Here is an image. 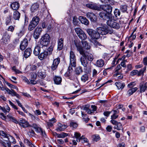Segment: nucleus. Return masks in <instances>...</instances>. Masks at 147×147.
I'll return each instance as SVG.
<instances>
[{
  "instance_id": "30",
  "label": "nucleus",
  "mask_w": 147,
  "mask_h": 147,
  "mask_svg": "<svg viewBox=\"0 0 147 147\" xmlns=\"http://www.w3.org/2000/svg\"><path fill=\"white\" fill-rule=\"evenodd\" d=\"M0 109L4 113H6L7 112L9 111L10 108L8 105L6 106L5 107L0 106Z\"/></svg>"
},
{
  "instance_id": "34",
  "label": "nucleus",
  "mask_w": 147,
  "mask_h": 147,
  "mask_svg": "<svg viewBox=\"0 0 147 147\" xmlns=\"http://www.w3.org/2000/svg\"><path fill=\"white\" fill-rule=\"evenodd\" d=\"M82 43L83 46L85 49H89L90 48V46L89 45L87 41H82Z\"/></svg>"
},
{
  "instance_id": "8",
  "label": "nucleus",
  "mask_w": 147,
  "mask_h": 147,
  "mask_svg": "<svg viewBox=\"0 0 147 147\" xmlns=\"http://www.w3.org/2000/svg\"><path fill=\"white\" fill-rule=\"evenodd\" d=\"M75 31L78 36L81 39L85 40L87 38V36L84 32L80 28H76Z\"/></svg>"
},
{
  "instance_id": "63",
  "label": "nucleus",
  "mask_w": 147,
  "mask_h": 147,
  "mask_svg": "<svg viewBox=\"0 0 147 147\" xmlns=\"http://www.w3.org/2000/svg\"><path fill=\"white\" fill-rule=\"evenodd\" d=\"M91 108L92 109V111L94 112L96 111L97 110V107L96 106L94 105H92L91 106Z\"/></svg>"
},
{
  "instance_id": "11",
  "label": "nucleus",
  "mask_w": 147,
  "mask_h": 147,
  "mask_svg": "<svg viewBox=\"0 0 147 147\" xmlns=\"http://www.w3.org/2000/svg\"><path fill=\"white\" fill-rule=\"evenodd\" d=\"M42 31V29L40 27H37L35 29L34 32V37L35 39H38Z\"/></svg>"
},
{
  "instance_id": "48",
  "label": "nucleus",
  "mask_w": 147,
  "mask_h": 147,
  "mask_svg": "<svg viewBox=\"0 0 147 147\" xmlns=\"http://www.w3.org/2000/svg\"><path fill=\"white\" fill-rule=\"evenodd\" d=\"M11 17L10 16H7L5 20V24L7 25H8L11 22Z\"/></svg>"
},
{
  "instance_id": "6",
  "label": "nucleus",
  "mask_w": 147,
  "mask_h": 147,
  "mask_svg": "<svg viewBox=\"0 0 147 147\" xmlns=\"http://www.w3.org/2000/svg\"><path fill=\"white\" fill-rule=\"evenodd\" d=\"M50 39L49 35L46 34L41 38L40 40V44L44 46H47L49 44Z\"/></svg>"
},
{
  "instance_id": "55",
  "label": "nucleus",
  "mask_w": 147,
  "mask_h": 147,
  "mask_svg": "<svg viewBox=\"0 0 147 147\" xmlns=\"http://www.w3.org/2000/svg\"><path fill=\"white\" fill-rule=\"evenodd\" d=\"M34 113L36 115H41V112L38 109L36 110L33 111Z\"/></svg>"
},
{
  "instance_id": "56",
  "label": "nucleus",
  "mask_w": 147,
  "mask_h": 147,
  "mask_svg": "<svg viewBox=\"0 0 147 147\" xmlns=\"http://www.w3.org/2000/svg\"><path fill=\"white\" fill-rule=\"evenodd\" d=\"M9 102L10 105L12 107L15 109L18 110V108L11 101L9 100Z\"/></svg>"
},
{
  "instance_id": "1",
  "label": "nucleus",
  "mask_w": 147,
  "mask_h": 147,
  "mask_svg": "<svg viewBox=\"0 0 147 147\" xmlns=\"http://www.w3.org/2000/svg\"><path fill=\"white\" fill-rule=\"evenodd\" d=\"M97 32L94 31L92 35L91 38L93 39H97L99 38L100 35H105L108 33L112 34L113 33V30L112 29H109L106 27H98L96 29Z\"/></svg>"
},
{
  "instance_id": "31",
  "label": "nucleus",
  "mask_w": 147,
  "mask_h": 147,
  "mask_svg": "<svg viewBox=\"0 0 147 147\" xmlns=\"http://www.w3.org/2000/svg\"><path fill=\"white\" fill-rule=\"evenodd\" d=\"M38 7L39 5L37 3H34L31 6V11L32 12H34L38 10Z\"/></svg>"
},
{
  "instance_id": "46",
  "label": "nucleus",
  "mask_w": 147,
  "mask_h": 147,
  "mask_svg": "<svg viewBox=\"0 0 147 147\" xmlns=\"http://www.w3.org/2000/svg\"><path fill=\"white\" fill-rule=\"evenodd\" d=\"M86 31L88 35L91 37L94 32L95 31L91 29H87Z\"/></svg>"
},
{
  "instance_id": "16",
  "label": "nucleus",
  "mask_w": 147,
  "mask_h": 147,
  "mask_svg": "<svg viewBox=\"0 0 147 147\" xmlns=\"http://www.w3.org/2000/svg\"><path fill=\"white\" fill-rule=\"evenodd\" d=\"M82 56L81 57L80 61L82 65L84 67H87V66L88 64V61L85 57V55L84 54L82 55Z\"/></svg>"
},
{
  "instance_id": "40",
  "label": "nucleus",
  "mask_w": 147,
  "mask_h": 147,
  "mask_svg": "<svg viewBox=\"0 0 147 147\" xmlns=\"http://www.w3.org/2000/svg\"><path fill=\"white\" fill-rule=\"evenodd\" d=\"M88 77L87 74H85L82 75L81 77V80L83 82H85L88 80Z\"/></svg>"
},
{
  "instance_id": "52",
  "label": "nucleus",
  "mask_w": 147,
  "mask_h": 147,
  "mask_svg": "<svg viewBox=\"0 0 147 147\" xmlns=\"http://www.w3.org/2000/svg\"><path fill=\"white\" fill-rule=\"evenodd\" d=\"M8 134H5L4 131H0V136H2V137L4 138H6Z\"/></svg>"
},
{
  "instance_id": "21",
  "label": "nucleus",
  "mask_w": 147,
  "mask_h": 147,
  "mask_svg": "<svg viewBox=\"0 0 147 147\" xmlns=\"http://www.w3.org/2000/svg\"><path fill=\"white\" fill-rule=\"evenodd\" d=\"M122 72V68L120 66V64L118 65L115 69L114 75L117 76L118 75L121 74Z\"/></svg>"
},
{
  "instance_id": "17",
  "label": "nucleus",
  "mask_w": 147,
  "mask_h": 147,
  "mask_svg": "<svg viewBox=\"0 0 147 147\" xmlns=\"http://www.w3.org/2000/svg\"><path fill=\"white\" fill-rule=\"evenodd\" d=\"M28 42L27 39H24L21 42L20 45V49L22 50L25 49L28 45Z\"/></svg>"
},
{
  "instance_id": "27",
  "label": "nucleus",
  "mask_w": 147,
  "mask_h": 147,
  "mask_svg": "<svg viewBox=\"0 0 147 147\" xmlns=\"http://www.w3.org/2000/svg\"><path fill=\"white\" fill-rule=\"evenodd\" d=\"M104 64V61L102 59L98 60L95 63V65L99 67H102Z\"/></svg>"
},
{
  "instance_id": "9",
  "label": "nucleus",
  "mask_w": 147,
  "mask_h": 147,
  "mask_svg": "<svg viewBox=\"0 0 147 147\" xmlns=\"http://www.w3.org/2000/svg\"><path fill=\"white\" fill-rule=\"evenodd\" d=\"M10 38V36L7 32H5L4 33L3 36L2 41L4 45H6L8 43L9 41Z\"/></svg>"
},
{
  "instance_id": "10",
  "label": "nucleus",
  "mask_w": 147,
  "mask_h": 147,
  "mask_svg": "<svg viewBox=\"0 0 147 147\" xmlns=\"http://www.w3.org/2000/svg\"><path fill=\"white\" fill-rule=\"evenodd\" d=\"M24 144L22 142H20L21 147H34V146L27 139L24 140Z\"/></svg>"
},
{
  "instance_id": "20",
  "label": "nucleus",
  "mask_w": 147,
  "mask_h": 147,
  "mask_svg": "<svg viewBox=\"0 0 147 147\" xmlns=\"http://www.w3.org/2000/svg\"><path fill=\"white\" fill-rule=\"evenodd\" d=\"M87 7L93 10H99L100 8L96 4L89 3L86 5Z\"/></svg>"
},
{
  "instance_id": "54",
  "label": "nucleus",
  "mask_w": 147,
  "mask_h": 147,
  "mask_svg": "<svg viewBox=\"0 0 147 147\" xmlns=\"http://www.w3.org/2000/svg\"><path fill=\"white\" fill-rule=\"evenodd\" d=\"M70 126L71 127H72L74 128H76L78 126V125L76 123L71 122L70 123Z\"/></svg>"
},
{
  "instance_id": "28",
  "label": "nucleus",
  "mask_w": 147,
  "mask_h": 147,
  "mask_svg": "<svg viewBox=\"0 0 147 147\" xmlns=\"http://www.w3.org/2000/svg\"><path fill=\"white\" fill-rule=\"evenodd\" d=\"M79 20L81 21L82 23L86 25H88L89 24V22L88 20L84 17L80 16Z\"/></svg>"
},
{
  "instance_id": "23",
  "label": "nucleus",
  "mask_w": 147,
  "mask_h": 147,
  "mask_svg": "<svg viewBox=\"0 0 147 147\" xmlns=\"http://www.w3.org/2000/svg\"><path fill=\"white\" fill-rule=\"evenodd\" d=\"M41 48L40 46L39 45L36 46L33 51L34 54L36 56L38 55L40 51Z\"/></svg>"
},
{
  "instance_id": "26",
  "label": "nucleus",
  "mask_w": 147,
  "mask_h": 147,
  "mask_svg": "<svg viewBox=\"0 0 147 147\" xmlns=\"http://www.w3.org/2000/svg\"><path fill=\"white\" fill-rule=\"evenodd\" d=\"M11 8L13 10H17L19 7V4L18 2H15L11 4Z\"/></svg>"
},
{
  "instance_id": "25",
  "label": "nucleus",
  "mask_w": 147,
  "mask_h": 147,
  "mask_svg": "<svg viewBox=\"0 0 147 147\" xmlns=\"http://www.w3.org/2000/svg\"><path fill=\"white\" fill-rule=\"evenodd\" d=\"M67 127V126L65 125L62 124L61 123H59L58 124V127L56 129V130L57 131H63Z\"/></svg>"
},
{
  "instance_id": "18",
  "label": "nucleus",
  "mask_w": 147,
  "mask_h": 147,
  "mask_svg": "<svg viewBox=\"0 0 147 147\" xmlns=\"http://www.w3.org/2000/svg\"><path fill=\"white\" fill-rule=\"evenodd\" d=\"M57 42V50H61L63 48L64 39L63 38H60L58 39Z\"/></svg>"
},
{
  "instance_id": "59",
  "label": "nucleus",
  "mask_w": 147,
  "mask_h": 147,
  "mask_svg": "<svg viewBox=\"0 0 147 147\" xmlns=\"http://www.w3.org/2000/svg\"><path fill=\"white\" fill-rule=\"evenodd\" d=\"M54 123L51 121H49L47 122V124L49 127H51L53 126V124Z\"/></svg>"
},
{
  "instance_id": "61",
  "label": "nucleus",
  "mask_w": 147,
  "mask_h": 147,
  "mask_svg": "<svg viewBox=\"0 0 147 147\" xmlns=\"http://www.w3.org/2000/svg\"><path fill=\"white\" fill-rule=\"evenodd\" d=\"M24 34V31L23 30L20 31L19 32V33H17V34H18V36L20 37L22 35H23Z\"/></svg>"
},
{
  "instance_id": "4",
  "label": "nucleus",
  "mask_w": 147,
  "mask_h": 147,
  "mask_svg": "<svg viewBox=\"0 0 147 147\" xmlns=\"http://www.w3.org/2000/svg\"><path fill=\"white\" fill-rule=\"evenodd\" d=\"M101 8L105 11V12L102 11L100 12L99 16L100 18H102L103 16H107L108 15H112L111 12L112 11V7L109 5H101L100 7Z\"/></svg>"
},
{
  "instance_id": "58",
  "label": "nucleus",
  "mask_w": 147,
  "mask_h": 147,
  "mask_svg": "<svg viewBox=\"0 0 147 147\" xmlns=\"http://www.w3.org/2000/svg\"><path fill=\"white\" fill-rule=\"evenodd\" d=\"M138 72V70H133L131 72V76H134L137 75Z\"/></svg>"
},
{
  "instance_id": "62",
  "label": "nucleus",
  "mask_w": 147,
  "mask_h": 147,
  "mask_svg": "<svg viewBox=\"0 0 147 147\" xmlns=\"http://www.w3.org/2000/svg\"><path fill=\"white\" fill-rule=\"evenodd\" d=\"M119 116V115L117 114H113L111 116V119H115Z\"/></svg>"
},
{
  "instance_id": "57",
  "label": "nucleus",
  "mask_w": 147,
  "mask_h": 147,
  "mask_svg": "<svg viewBox=\"0 0 147 147\" xmlns=\"http://www.w3.org/2000/svg\"><path fill=\"white\" fill-rule=\"evenodd\" d=\"M127 61L126 60H125L121 62L120 63L121 66L123 67H125L126 66L125 63Z\"/></svg>"
},
{
  "instance_id": "37",
  "label": "nucleus",
  "mask_w": 147,
  "mask_h": 147,
  "mask_svg": "<svg viewBox=\"0 0 147 147\" xmlns=\"http://www.w3.org/2000/svg\"><path fill=\"white\" fill-rule=\"evenodd\" d=\"M83 70L81 67L79 66L76 67L75 70L76 74L78 75H79L82 73Z\"/></svg>"
},
{
  "instance_id": "47",
  "label": "nucleus",
  "mask_w": 147,
  "mask_h": 147,
  "mask_svg": "<svg viewBox=\"0 0 147 147\" xmlns=\"http://www.w3.org/2000/svg\"><path fill=\"white\" fill-rule=\"evenodd\" d=\"M38 76L41 78H44L45 77L46 75L44 72L39 71L38 72Z\"/></svg>"
},
{
  "instance_id": "38",
  "label": "nucleus",
  "mask_w": 147,
  "mask_h": 147,
  "mask_svg": "<svg viewBox=\"0 0 147 147\" xmlns=\"http://www.w3.org/2000/svg\"><path fill=\"white\" fill-rule=\"evenodd\" d=\"M146 66H144V68L140 69L139 71H138L137 75L138 76L141 75H143L145 71L146 70Z\"/></svg>"
},
{
  "instance_id": "53",
  "label": "nucleus",
  "mask_w": 147,
  "mask_h": 147,
  "mask_svg": "<svg viewBox=\"0 0 147 147\" xmlns=\"http://www.w3.org/2000/svg\"><path fill=\"white\" fill-rule=\"evenodd\" d=\"M136 85L135 82H132L129 84L127 85V87L129 88H132L134 86Z\"/></svg>"
},
{
  "instance_id": "60",
  "label": "nucleus",
  "mask_w": 147,
  "mask_h": 147,
  "mask_svg": "<svg viewBox=\"0 0 147 147\" xmlns=\"http://www.w3.org/2000/svg\"><path fill=\"white\" fill-rule=\"evenodd\" d=\"M73 22L74 25H77L78 24V21L77 18L74 17L73 18Z\"/></svg>"
},
{
  "instance_id": "3",
  "label": "nucleus",
  "mask_w": 147,
  "mask_h": 147,
  "mask_svg": "<svg viewBox=\"0 0 147 147\" xmlns=\"http://www.w3.org/2000/svg\"><path fill=\"white\" fill-rule=\"evenodd\" d=\"M75 45L77 48V50L78 51L80 54L82 55H83V54L85 55V57L88 60L92 61L93 59V57L92 55L90 53H85L84 50L81 46L80 42L78 41H75Z\"/></svg>"
},
{
  "instance_id": "51",
  "label": "nucleus",
  "mask_w": 147,
  "mask_h": 147,
  "mask_svg": "<svg viewBox=\"0 0 147 147\" xmlns=\"http://www.w3.org/2000/svg\"><path fill=\"white\" fill-rule=\"evenodd\" d=\"M0 117L3 120L6 121H8L6 118V117L3 113H0Z\"/></svg>"
},
{
  "instance_id": "64",
  "label": "nucleus",
  "mask_w": 147,
  "mask_h": 147,
  "mask_svg": "<svg viewBox=\"0 0 147 147\" xmlns=\"http://www.w3.org/2000/svg\"><path fill=\"white\" fill-rule=\"evenodd\" d=\"M143 63L146 66L147 65V57L144 58L143 60Z\"/></svg>"
},
{
  "instance_id": "14",
  "label": "nucleus",
  "mask_w": 147,
  "mask_h": 147,
  "mask_svg": "<svg viewBox=\"0 0 147 147\" xmlns=\"http://www.w3.org/2000/svg\"><path fill=\"white\" fill-rule=\"evenodd\" d=\"M147 88V82H142L139 85L140 92V93L144 92Z\"/></svg>"
},
{
  "instance_id": "49",
  "label": "nucleus",
  "mask_w": 147,
  "mask_h": 147,
  "mask_svg": "<svg viewBox=\"0 0 147 147\" xmlns=\"http://www.w3.org/2000/svg\"><path fill=\"white\" fill-rule=\"evenodd\" d=\"M120 12L119 9H116L114 11V13L116 17L119 16L120 15Z\"/></svg>"
},
{
  "instance_id": "33",
  "label": "nucleus",
  "mask_w": 147,
  "mask_h": 147,
  "mask_svg": "<svg viewBox=\"0 0 147 147\" xmlns=\"http://www.w3.org/2000/svg\"><path fill=\"white\" fill-rule=\"evenodd\" d=\"M7 117L10 119V121L16 123L17 124L18 123L16 119L14 117L12 116L11 114H8L7 115Z\"/></svg>"
},
{
  "instance_id": "22",
  "label": "nucleus",
  "mask_w": 147,
  "mask_h": 147,
  "mask_svg": "<svg viewBox=\"0 0 147 147\" xmlns=\"http://www.w3.org/2000/svg\"><path fill=\"white\" fill-rule=\"evenodd\" d=\"M7 135V136L6 138V141H9V142L12 143L13 144H14L16 143V141L13 137L8 134Z\"/></svg>"
},
{
  "instance_id": "7",
  "label": "nucleus",
  "mask_w": 147,
  "mask_h": 147,
  "mask_svg": "<svg viewBox=\"0 0 147 147\" xmlns=\"http://www.w3.org/2000/svg\"><path fill=\"white\" fill-rule=\"evenodd\" d=\"M39 18L38 16L34 17L30 22L28 27V30L32 31L34 29L39 23Z\"/></svg>"
},
{
  "instance_id": "43",
  "label": "nucleus",
  "mask_w": 147,
  "mask_h": 147,
  "mask_svg": "<svg viewBox=\"0 0 147 147\" xmlns=\"http://www.w3.org/2000/svg\"><path fill=\"white\" fill-rule=\"evenodd\" d=\"M16 101L18 105L20 107H21L23 111L26 113H27V110L25 109V108L23 107L22 104L20 103V102L18 100H16Z\"/></svg>"
},
{
  "instance_id": "35",
  "label": "nucleus",
  "mask_w": 147,
  "mask_h": 147,
  "mask_svg": "<svg viewBox=\"0 0 147 147\" xmlns=\"http://www.w3.org/2000/svg\"><path fill=\"white\" fill-rule=\"evenodd\" d=\"M115 84L118 89H122L125 86L124 83H121L119 82H117L115 83Z\"/></svg>"
},
{
  "instance_id": "45",
  "label": "nucleus",
  "mask_w": 147,
  "mask_h": 147,
  "mask_svg": "<svg viewBox=\"0 0 147 147\" xmlns=\"http://www.w3.org/2000/svg\"><path fill=\"white\" fill-rule=\"evenodd\" d=\"M68 136L67 134L62 133L61 134H57V138H63L66 136Z\"/></svg>"
},
{
  "instance_id": "32",
  "label": "nucleus",
  "mask_w": 147,
  "mask_h": 147,
  "mask_svg": "<svg viewBox=\"0 0 147 147\" xmlns=\"http://www.w3.org/2000/svg\"><path fill=\"white\" fill-rule=\"evenodd\" d=\"M54 81L55 84H59L61 82V78L59 76H55L54 78Z\"/></svg>"
},
{
  "instance_id": "13",
  "label": "nucleus",
  "mask_w": 147,
  "mask_h": 147,
  "mask_svg": "<svg viewBox=\"0 0 147 147\" xmlns=\"http://www.w3.org/2000/svg\"><path fill=\"white\" fill-rule=\"evenodd\" d=\"M60 61V59L57 58L54 59L53 64L51 66V68L52 70H55L57 67Z\"/></svg>"
},
{
  "instance_id": "36",
  "label": "nucleus",
  "mask_w": 147,
  "mask_h": 147,
  "mask_svg": "<svg viewBox=\"0 0 147 147\" xmlns=\"http://www.w3.org/2000/svg\"><path fill=\"white\" fill-rule=\"evenodd\" d=\"M91 42L93 43L94 45L97 47H98L100 49H101L103 47L102 45H101L96 40H93Z\"/></svg>"
},
{
  "instance_id": "39",
  "label": "nucleus",
  "mask_w": 147,
  "mask_h": 147,
  "mask_svg": "<svg viewBox=\"0 0 147 147\" xmlns=\"http://www.w3.org/2000/svg\"><path fill=\"white\" fill-rule=\"evenodd\" d=\"M135 30H134L131 35L129 37V41H130V42H131V41L134 40L136 38V35L135 34H134Z\"/></svg>"
},
{
  "instance_id": "5",
  "label": "nucleus",
  "mask_w": 147,
  "mask_h": 147,
  "mask_svg": "<svg viewBox=\"0 0 147 147\" xmlns=\"http://www.w3.org/2000/svg\"><path fill=\"white\" fill-rule=\"evenodd\" d=\"M76 59L74 53L72 51L70 52V63L68 67L69 73L72 71V67H75L76 66Z\"/></svg>"
},
{
  "instance_id": "24",
  "label": "nucleus",
  "mask_w": 147,
  "mask_h": 147,
  "mask_svg": "<svg viewBox=\"0 0 147 147\" xmlns=\"http://www.w3.org/2000/svg\"><path fill=\"white\" fill-rule=\"evenodd\" d=\"M32 53V50L30 48L26 49L25 51L24 56L25 58H27L29 57Z\"/></svg>"
},
{
  "instance_id": "50",
  "label": "nucleus",
  "mask_w": 147,
  "mask_h": 147,
  "mask_svg": "<svg viewBox=\"0 0 147 147\" xmlns=\"http://www.w3.org/2000/svg\"><path fill=\"white\" fill-rule=\"evenodd\" d=\"M81 135L79 133L77 132H74V137L77 139L76 140L79 139V138H80Z\"/></svg>"
},
{
  "instance_id": "42",
  "label": "nucleus",
  "mask_w": 147,
  "mask_h": 147,
  "mask_svg": "<svg viewBox=\"0 0 147 147\" xmlns=\"http://www.w3.org/2000/svg\"><path fill=\"white\" fill-rule=\"evenodd\" d=\"M114 129H117L118 130H120L121 129H123L122 125L121 124L119 123L118 122L115 126L114 127Z\"/></svg>"
},
{
  "instance_id": "12",
  "label": "nucleus",
  "mask_w": 147,
  "mask_h": 147,
  "mask_svg": "<svg viewBox=\"0 0 147 147\" xmlns=\"http://www.w3.org/2000/svg\"><path fill=\"white\" fill-rule=\"evenodd\" d=\"M18 122V123H19L21 127L23 128L27 127L29 125L28 122L24 119H20Z\"/></svg>"
},
{
  "instance_id": "29",
  "label": "nucleus",
  "mask_w": 147,
  "mask_h": 147,
  "mask_svg": "<svg viewBox=\"0 0 147 147\" xmlns=\"http://www.w3.org/2000/svg\"><path fill=\"white\" fill-rule=\"evenodd\" d=\"M20 13L17 11L16 10L13 12V18L15 20H18L20 17Z\"/></svg>"
},
{
  "instance_id": "44",
  "label": "nucleus",
  "mask_w": 147,
  "mask_h": 147,
  "mask_svg": "<svg viewBox=\"0 0 147 147\" xmlns=\"http://www.w3.org/2000/svg\"><path fill=\"white\" fill-rule=\"evenodd\" d=\"M7 92L9 94H11L12 96H15V94L16 93L14 90L11 89V90H10L9 89H7Z\"/></svg>"
},
{
  "instance_id": "15",
  "label": "nucleus",
  "mask_w": 147,
  "mask_h": 147,
  "mask_svg": "<svg viewBox=\"0 0 147 147\" xmlns=\"http://www.w3.org/2000/svg\"><path fill=\"white\" fill-rule=\"evenodd\" d=\"M86 16L92 22L95 21L97 19L96 15L93 13L88 12L86 14Z\"/></svg>"
},
{
  "instance_id": "2",
  "label": "nucleus",
  "mask_w": 147,
  "mask_h": 147,
  "mask_svg": "<svg viewBox=\"0 0 147 147\" xmlns=\"http://www.w3.org/2000/svg\"><path fill=\"white\" fill-rule=\"evenodd\" d=\"M107 16H103L101 18L104 20L106 21L107 25L110 27L116 29H119L120 28L119 24L113 20L112 15L109 14Z\"/></svg>"
},
{
  "instance_id": "19",
  "label": "nucleus",
  "mask_w": 147,
  "mask_h": 147,
  "mask_svg": "<svg viewBox=\"0 0 147 147\" xmlns=\"http://www.w3.org/2000/svg\"><path fill=\"white\" fill-rule=\"evenodd\" d=\"M49 54V52H48V51H46V50H44L38 56V58L40 60H43L46 58Z\"/></svg>"
},
{
  "instance_id": "41",
  "label": "nucleus",
  "mask_w": 147,
  "mask_h": 147,
  "mask_svg": "<svg viewBox=\"0 0 147 147\" xmlns=\"http://www.w3.org/2000/svg\"><path fill=\"white\" fill-rule=\"evenodd\" d=\"M120 9L123 12L127 11V6L125 5H122L120 6Z\"/></svg>"
}]
</instances>
